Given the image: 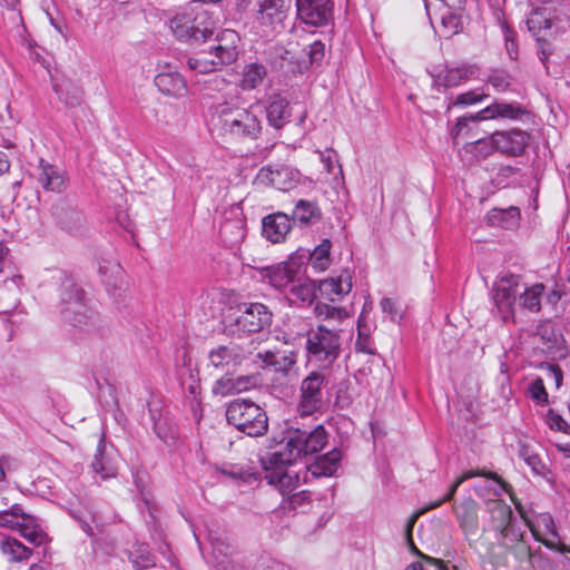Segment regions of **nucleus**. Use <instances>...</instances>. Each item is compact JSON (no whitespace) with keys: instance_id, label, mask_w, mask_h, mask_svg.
I'll list each match as a JSON object with an SVG mask.
<instances>
[{"instance_id":"f03ea898","label":"nucleus","mask_w":570,"mask_h":570,"mask_svg":"<svg viewBox=\"0 0 570 570\" xmlns=\"http://www.w3.org/2000/svg\"><path fill=\"white\" fill-rule=\"evenodd\" d=\"M237 40L238 36L235 31L224 30L219 36L207 41L209 42L207 48L188 58V68L198 73H209L234 62L238 56Z\"/></svg>"},{"instance_id":"c85d7f7f","label":"nucleus","mask_w":570,"mask_h":570,"mask_svg":"<svg viewBox=\"0 0 570 570\" xmlns=\"http://www.w3.org/2000/svg\"><path fill=\"white\" fill-rule=\"evenodd\" d=\"M94 472L102 480L114 478L117 474V466L112 459L106 453L105 435L102 434L97 448V453L91 464Z\"/></svg>"},{"instance_id":"6ab92c4d","label":"nucleus","mask_w":570,"mask_h":570,"mask_svg":"<svg viewBox=\"0 0 570 570\" xmlns=\"http://www.w3.org/2000/svg\"><path fill=\"white\" fill-rule=\"evenodd\" d=\"M38 169V181L43 189L55 193H61L65 190L66 177L61 169L46 163L43 159H40Z\"/></svg>"},{"instance_id":"5701e85b","label":"nucleus","mask_w":570,"mask_h":570,"mask_svg":"<svg viewBox=\"0 0 570 570\" xmlns=\"http://www.w3.org/2000/svg\"><path fill=\"white\" fill-rule=\"evenodd\" d=\"M267 120L274 128H282L289 121L291 108L288 101L279 94L268 97L266 105Z\"/></svg>"},{"instance_id":"c756f323","label":"nucleus","mask_w":570,"mask_h":570,"mask_svg":"<svg viewBox=\"0 0 570 570\" xmlns=\"http://www.w3.org/2000/svg\"><path fill=\"white\" fill-rule=\"evenodd\" d=\"M202 3L200 0L193 1L188 14L191 16V22L196 24V30L203 31L207 29V32L204 35L205 39L203 40V42L206 43L208 40H213L214 21L210 12L203 8Z\"/></svg>"},{"instance_id":"423d86ee","label":"nucleus","mask_w":570,"mask_h":570,"mask_svg":"<svg viewBox=\"0 0 570 570\" xmlns=\"http://www.w3.org/2000/svg\"><path fill=\"white\" fill-rule=\"evenodd\" d=\"M61 302V315L66 323L80 328L95 324L97 314L87 305L85 292L70 281L63 284Z\"/></svg>"},{"instance_id":"864d4df0","label":"nucleus","mask_w":570,"mask_h":570,"mask_svg":"<svg viewBox=\"0 0 570 570\" xmlns=\"http://www.w3.org/2000/svg\"><path fill=\"white\" fill-rule=\"evenodd\" d=\"M59 220L63 228L70 233H75L82 226L83 217L78 212L67 210Z\"/></svg>"},{"instance_id":"cd10ccee","label":"nucleus","mask_w":570,"mask_h":570,"mask_svg":"<svg viewBox=\"0 0 570 570\" xmlns=\"http://www.w3.org/2000/svg\"><path fill=\"white\" fill-rule=\"evenodd\" d=\"M352 289L350 275H341L337 278L324 279L318 285V291L323 296L334 302Z\"/></svg>"},{"instance_id":"a19ab883","label":"nucleus","mask_w":570,"mask_h":570,"mask_svg":"<svg viewBox=\"0 0 570 570\" xmlns=\"http://www.w3.org/2000/svg\"><path fill=\"white\" fill-rule=\"evenodd\" d=\"M332 243L324 239L311 254L309 263L317 271H325L330 265V252Z\"/></svg>"},{"instance_id":"72a5a7b5","label":"nucleus","mask_w":570,"mask_h":570,"mask_svg":"<svg viewBox=\"0 0 570 570\" xmlns=\"http://www.w3.org/2000/svg\"><path fill=\"white\" fill-rule=\"evenodd\" d=\"M315 291L316 286L314 282L297 275L288 289V294L293 301L296 299L303 303H311L315 297Z\"/></svg>"},{"instance_id":"c03bdc74","label":"nucleus","mask_w":570,"mask_h":570,"mask_svg":"<svg viewBox=\"0 0 570 570\" xmlns=\"http://www.w3.org/2000/svg\"><path fill=\"white\" fill-rule=\"evenodd\" d=\"M53 90L59 96V99L66 104L67 107L73 108L81 104V90L76 87L65 89L61 85L56 83Z\"/></svg>"},{"instance_id":"2f4dec72","label":"nucleus","mask_w":570,"mask_h":570,"mask_svg":"<svg viewBox=\"0 0 570 570\" xmlns=\"http://www.w3.org/2000/svg\"><path fill=\"white\" fill-rule=\"evenodd\" d=\"M4 498L0 499V528L18 530L27 513L19 504H12L8 509Z\"/></svg>"},{"instance_id":"e2e57ef3","label":"nucleus","mask_w":570,"mask_h":570,"mask_svg":"<svg viewBox=\"0 0 570 570\" xmlns=\"http://www.w3.org/2000/svg\"><path fill=\"white\" fill-rule=\"evenodd\" d=\"M489 83L499 92L505 91L510 86V76L505 71L497 70L490 76Z\"/></svg>"},{"instance_id":"aec40b11","label":"nucleus","mask_w":570,"mask_h":570,"mask_svg":"<svg viewBox=\"0 0 570 570\" xmlns=\"http://www.w3.org/2000/svg\"><path fill=\"white\" fill-rule=\"evenodd\" d=\"M155 85L163 94L176 98L183 97L187 92V83L184 77L170 69L159 72L155 77Z\"/></svg>"},{"instance_id":"79ce46f5","label":"nucleus","mask_w":570,"mask_h":570,"mask_svg":"<svg viewBox=\"0 0 570 570\" xmlns=\"http://www.w3.org/2000/svg\"><path fill=\"white\" fill-rule=\"evenodd\" d=\"M498 543L502 548L507 549L512 544H515L523 540L524 532L521 530L519 525H517L513 520L504 527L502 530L498 532Z\"/></svg>"},{"instance_id":"052dcab7","label":"nucleus","mask_w":570,"mask_h":570,"mask_svg":"<svg viewBox=\"0 0 570 570\" xmlns=\"http://www.w3.org/2000/svg\"><path fill=\"white\" fill-rule=\"evenodd\" d=\"M213 554L216 561L222 559H230L228 556L232 554L234 548L230 543L225 542L219 538L212 539Z\"/></svg>"},{"instance_id":"7c9ffc66","label":"nucleus","mask_w":570,"mask_h":570,"mask_svg":"<svg viewBox=\"0 0 570 570\" xmlns=\"http://www.w3.org/2000/svg\"><path fill=\"white\" fill-rule=\"evenodd\" d=\"M520 212L517 207L508 209L494 208L487 215V220L492 226H501L511 229L518 226Z\"/></svg>"},{"instance_id":"338daca9","label":"nucleus","mask_w":570,"mask_h":570,"mask_svg":"<svg viewBox=\"0 0 570 570\" xmlns=\"http://www.w3.org/2000/svg\"><path fill=\"white\" fill-rule=\"evenodd\" d=\"M255 570H287V569L279 561H276V560H273L269 558H263L257 562Z\"/></svg>"},{"instance_id":"09e8293b","label":"nucleus","mask_w":570,"mask_h":570,"mask_svg":"<svg viewBox=\"0 0 570 570\" xmlns=\"http://www.w3.org/2000/svg\"><path fill=\"white\" fill-rule=\"evenodd\" d=\"M528 391H529V394H530V397L539 405H547L549 400H548V392L544 387V383H543V379L542 377H538L535 379L534 381H532L530 384H529V387H528Z\"/></svg>"},{"instance_id":"bf43d9fd","label":"nucleus","mask_w":570,"mask_h":570,"mask_svg":"<svg viewBox=\"0 0 570 570\" xmlns=\"http://www.w3.org/2000/svg\"><path fill=\"white\" fill-rule=\"evenodd\" d=\"M529 566L534 570H557L556 563L540 551L533 552Z\"/></svg>"},{"instance_id":"4d7b16f0","label":"nucleus","mask_w":570,"mask_h":570,"mask_svg":"<svg viewBox=\"0 0 570 570\" xmlns=\"http://www.w3.org/2000/svg\"><path fill=\"white\" fill-rule=\"evenodd\" d=\"M474 476H485L488 479H492V480L497 481L499 484H501L502 488H504L508 491V484L500 476H498L495 473H492V472L485 473V472L470 470V471L464 472L462 475H460L453 482V484L459 488L463 482H465L466 480L474 478Z\"/></svg>"},{"instance_id":"9d476101","label":"nucleus","mask_w":570,"mask_h":570,"mask_svg":"<svg viewBox=\"0 0 570 570\" xmlns=\"http://www.w3.org/2000/svg\"><path fill=\"white\" fill-rule=\"evenodd\" d=\"M240 314L235 318L233 332L256 333L261 332L272 323L273 314L262 303H248L240 307Z\"/></svg>"},{"instance_id":"f257e3e1","label":"nucleus","mask_w":570,"mask_h":570,"mask_svg":"<svg viewBox=\"0 0 570 570\" xmlns=\"http://www.w3.org/2000/svg\"><path fill=\"white\" fill-rule=\"evenodd\" d=\"M209 124L218 135L233 139H256L262 131V121L253 106H245L238 98L215 104Z\"/></svg>"},{"instance_id":"3c124183","label":"nucleus","mask_w":570,"mask_h":570,"mask_svg":"<svg viewBox=\"0 0 570 570\" xmlns=\"http://www.w3.org/2000/svg\"><path fill=\"white\" fill-rule=\"evenodd\" d=\"M262 384V376L258 373L239 375L235 377L236 392L243 393Z\"/></svg>"},{"instance_id":"680f3d73","label":"nucleus","mask_w":570,"mask_h":570,"mask_svg":"<svg viewBox=\"0 0 570 570\" xmlns=\"http://www.w3.org/2000/svg\"><path fill=\"white\" fill-rule=\"evenodd\" d=\"M547 423L551 430H556L563 433H570V425L561 415L556 413L553 410L548 411Z\"/></svg>"},{"instance_id":"4468645a","label":"nucleus","mask_w":570,"mask_h":570,"mask_svg":"<svg viewBox=\"0 0 570 570\" xmlns=\"http://www.w3.org/2000/svg\"><path fill=\"white\" fill-rule=\"evenodd\" d=\"M521 110L511 104H493L476 112L474 116L458 118L452 129V135L458 136L470 121L485 120L495 117L513 119L517 118Z\"/></svg>"},{"instance_id":"0e129e2a","label":"nucleus","mask_w":570,"mask_h":570,"mask_svg":"<svg viewBox=\"0 0 570 570\" xmlns=\"http://www.w3.org/2000/svg\"><path fill=\"white\" fill-rule=\"evenodd\" d=\"M540 367L542 371H544L547 380H552L556 384V387L561 386L563 374L558 365L551 363H542Z\"/></svg>"},{"instance_id":"7ed1b4c3","label":"nucleus","mask_w":570,"mask_h":570,"mask_svg":"<svg viewBox=\"0 0 570 570\" xmlns=\"http://www.w3.org/2000/svg\"><path fill=\"white\" fill-rule=\"evenodd\" d=\"M306 356L309 363L320 368H328L341 353V336L336 330L318 325L306 334Z\"/></svg>"},{"instance_id":"a18cd8bd","label":"nucleus","mask_w":570,"mask_h":570,"mask_svg":"<svg viewBox=\"0 0 570 570\" xmlns=\"http://www.w3.org/2000/svg\"><path fill=\"white\" fill-rule=\"evenodd\" d=\"M318 154H320V159H321L325 170L328 174H335V175L343 177L342 166L337 165L338 159H337V154L335 150H333L332 148H328L324 151H318Z\"/></svg>"},{"instance_id":"412c9836","label":"nucleus","mask_w":570,"mask_h":570,"mask_svg":"<svg viewBox=\"0 0 570 570\" xmlns=\"http://www.w3.org/2000/svg\"><path fill=\"white\" fill-rule=\"evenodd\" d=\"M286 18L285 0H262L259 4V21L263 26L276 29Z\"/></svg>"},{"instance_id":"1a4fd4ad","label":"nucleus","mask_w":570,"mask_h":570,"mask_svg":"<svg viewBox=\"0 0 570 570\" xmlns=\"http://www.w3.org/2000/svg\"><path fill=\"white\" fill-rule=\"evenodd\" d=\"M325 376L313 371L301 383L297 411L301 416H309L322 407Z\"/></svg>"},{"instance_id":"f3484780","label":"nucleus","mask_w":570,"mask_h":570,"mask_svg":"<svg viewBox=\"0 0 570 570\" xmlns=\"http://www.w3.org/2000/svg\"><path fill=\"white\" fill-rule=\"evenodd\" d=\"M454 513L468 539H473L479 534L478 503L471 499H464L454 507Z\"/></svg>"},{"instance_id":"a211bd4d","label":"nucleus","mask_w":570,"mask_h":570,"mask_svg":"<svg viewBox=\"0 0 570 570\" xmlns=\"http://www.w3.org/2000/svg\"><path fill=\"white\" fill-rule=\"evenodd\" d=\"M256 357L261 360L263 367L273 366L276 372L284 375L291 374L297 363V354L295 352L279 353L265 351L257 353Z\"/></svg>"},{"instance_id":"9b49d317","label":"nucleus","mask_w":570,"mask_h":570,"mask_svg":"<svg viewBox=\"0 0 570 570\" xmlns=\"http://www.w3.org/2000/svg\"><path fill=\"white\" fill-rule=\"evenodd\" d=\"M244 360L245 352L237 344L219 345L208 354L209 365L226 373L234 371Z\"/></svg>"},{"instance_id":"49530a36","label":"nucleus","mask_w":570,"mask_h":570,"mask_svg":"<svg viewBox=\"0 0 570 570\" xmlns=\"http://www.w3.org/2000/svg\"><path fill=\"white\" fill-rule=\"evenodd\" d=\"M425 512H428V509H420L419 511L414 512V513L409 518V520H407V522H406V525H405V540H406V543H407V546H409V549H410L413 553H415V554H417V556L422 557V558L426 561V558H430V557H429V556H424V554H422V553L419 551V549H417V548L415 547V544H414L413 537H412L413 528H414V525H415V523H416L417 519H419L422 514H424Z\"/></svg>"},{"instance_id":"4c0bfd02","label":"nucleus","mask_w":570,"mask_h":570,"mask_svg":"<svg viewBox=\"0 0 570 570\" xmlns=\"http://www.w3.org/2000/svg\"><path fill=\"white\" fill-rule=\"evenodd\" d=\"M321 212L315 203L308 200H299L294 209L293 219L298 220L301 224L307 225L318 220Z\"/></svg>"},{"instance_id":"393cba45","label":"nucleus","mask_w":570,"mask_h":570,"mask_svg":"<svg viewBox=\"0 0 570 570\" xmlns=\"http://www.w3.org/2000/svg\"><path fill=\"white\" fill-rule=\"evenodd\" d=\"M341 459V451L333 449L326 454L318 456L312 464L308 465L307 471L314 478L332 476L337 471Z\"/></svg>"},{"instance_id":"6e6d98bb","label":"nucleus","mask_w":570,"mask_h":570,"mask_svg":"<svg viewBox=\"0 0 570 570\" xmlns=\"http://www.w3.org/2000/svg\"><path fill=\"white\" fill-rule=\"evenodd\" d=\"M510 553L513 554L517 561L524 562L527 561L529 563L532 554L534 551H531L530 546L524 541H520L515 544H512L511 547L505 549Z\"/></svg>"},{"instance_id":"58836bf2","label":"nucleus","mask_w":570,"mask_h":570,"mask_svg":"<svg viewBox=\"0 0 570 570\" xmlns=\"http://www.w3.org/2000/svg\"><path fill=\"white\" fill-rule=\"evenodd\" d=\"M537 335L546 344V350L552 352L553 348L559 350L562 344V337L556 332L554 325L551 322H543L537 327Z\"/></svg>"},{"instance_id":"c9c22d12","label":"nucleus","mask_w":570,"mask_h":570,"mask_svg":"<svg viewBox=\"0 0 570 570\" xmlns=\"http://www.w3.org/2000/svg\"><path fill=\"white\" fill-rule=\"evenodd\" d=\"M220 236L229 245L234 246L245 237V224L242 218L225 220L219 229Z\"/></svg>"},{"instance_id":"37998d69","label":"nucleus","mask_w":570,"mask_h":570,"mask_svg":"<svg viewBox=\"0 0 570 570\" xmlns=\"http://www.w3.org/2000/svg\"><path fill=\"white\" fill-rule=\"evenodd\" d=\"M355 348L358 352L373 354L370 327L365 324L364 313L361 314L357 321V340L355 342Z\"/></svg>"},{"instance_id":"4be33fe9","label":"nucleus","mask_w":570,"mask_h":570,"mask_svg":"<svg viewBox=\"0 0 570 570\" xmlns=\"http://www.w3.org/2000/svg\"><path fill=\"white\" fill-rule=\"evenodd\" d=\"M291 230V219L283 213L268 215L263 219V235L272 243L284 240Z\"/></svg>"},{"instance_id":"8fccbe9b","label":"nucleus","mask_w":570,"mask_h":570,"mask_svg":"<svg viewBox=\"0 0 570 570\" xmlns=\"http://www.w3.org/2000/svg\"><path fill=\"white\" fill-rule=\"evenodd\" d=\"M213 393L215 395H220V396L237 394L236 385H235V377L224 375L220 379H218L215 382V384L213 385Z\"/></svg>"},{"instance_id":"dca6fc26","label":"nucleus","mask_w":570,"mask_h":570,"mask_svg":"<svg viewBox=\"0 0 570 570\" xmlns=\"http://www.w3.org/2000/svg\"><path fill=\"white\" fill-rule=\"evenodd\" d=\"M169 28L177 39L193 45H203L204 35L207 32V29L196 30V24L191 22V16L188 13L177 14L170 19Z\"/></svg>"},{"instance_id":"f8f14e48","label":"nucleus","mask_w":570,"mask_h":570,"mask_svg":"<svg viewBox=\"0 0 570 570\" xmlns=\"http://www.w3.org/2000/svg\"><path fill=\"white\" fill-rule=\"evenodd\" d=\"M257 179L278 190H289L298 180V171L288 166H267L258 171Z\"/></svg>"},{"instance_id":"603ef678","label":"nucleus","mask_w":570,"mask_h":570,"mask_svg":"<svg viewBox=\"0 0 570 570\" xmlns=\"http://www.w3.org/2000/svg\"><path fill=\"white\" fill-rule=\"evenodd\" d=\"M441 22H442V27L444 29V33L446 37L456 35L462 29L461 17L455 13H452V12H448L446 14H443Z\"/></svg>"},{"instance_id":"20e7f679","label":"nucleus","mask_w":570,"mask_h":570,"mask_svg":"<svg viewBox=\"0 0 570 570\" xmlns=\"http://www.w3.org/2000/svg\"><path fill=\"white\" fill-rule=\"evenodd\" d=\"M227 422L248 436H262L268 430L266 411L246 399H236L227 405Z\"/></svg>"},{"instance_id":"69168bd1","label":"nucleus","mask_w":570,"mask_h":570,"mask_svg":"<svg viewBox=\"0 0 570 570\" xmlns=\"http://www.w3.org/2000/svg\"><path fill=\"white\" fill-rule=\"evenodd\" d=\"M487 95L478 94L476 91H468L461 95H458L453 105L454 106H469L481 101L485 98Z\"/></svg>"},{"instance_id":"b1692460","label":"nucleus","mask_w":570,"mask_h":570,"mask_svg":"<svg viewBox=\"0 0 570 570\" xmlns=\"http://www.w3.org/2000/svg\"><path fill=\"white\" fill-rule=\"evenodd\" d=\"M478 67L475 65H461L458 67L446 68L443 73H440L436 78V82L443 87L451 88L456 87L469 79L478 76Z\"/></svg>"},{"instance_id":"2eb2a0df","label":"nucleus","mask_w":570,"mask_h":570,"mask_svg":"<svg viewBox=\"0 0 570 570\" xmlns=\"http://www.w3.org/2000/svg\"><path fill=\"white\" fill-rule=\"evenodd\" d=\"M529 136L519 129L498 131L492 135L495 150L511 156H519L523 153Z\"/></svg>"},{"instance_id":"39448f33","label":"nucleus","mask_w":570,"mask_h":570,"mask_svg":"<svg viewBox=\"0 0 570 570\" xmlns=\"http://www.w3.org/2000/svg\"><path fill=\"white\" fill-rule=\"evenodd\" d=\"M327 443V433L318 424L313 430L291 429L284 450L273 452V460L294 462L302 455H309L321 451Z\"/></svg>"},{"instance_id":"f704fd0d","label":"nucleus","mask_w":570,"mask_h":570,"mask_svg":"<svg viewBox=\"0 0 570 570\" xmlns=\"http://www.w3.org/2000/svg\"><path fill=\"white\" fill-rule=\"evenodd\" d=\"M544 292L543 284H534L531 287L521 288L520 305L530 312H539L541 307V298Z\"/></svg>"},{"instance_id":"0eeeda50","label":"nucleus","mask_w":570,"mask_h":570,"mask_svg":"<svg viewBox=\"0 0 570 570\" xmlns=\"http://www.w3.org/2000/svg\"><path fill=\"white\" fill-rule=\"evenodd\" d=\"M523 283L520 276L508 274L502 276L492 288V301L499 317L507 322L514 316L517 296L521 293Z\"/></svg>"},{"instance_id":"5fc2aeb1","label":"nucleus","mask_w":570,"mask_h":570,"mask_svg":"<svg viewBox=\"0 0 570 570\" xmlns=\"http://www.w3.org/2000/svg\"><path fill=\"white\" fill-rule=\"evenodd\" d=\"M519 455L535 473H541V471L544 469L540 456L533 453L528 445H521Z\"/></svg>"},{"instance_id":"6e6552de","label":"nucleus","mask_w":570,"mask_h":570,"mask_svg":"<svg viewBox=\"0 0 570 570\" xmlns=\"http://www.w3.org/2000/svg\"><path fill=\"white\" fill-rule=\"evenodd\" d=\"M264 479L268 484L276 487L283 494H289L297 489L299 479L296 473L287 470L293 462L273 460V453L261 458Z\"/></svg>"},{"instance_id":"bb28decb","label":"nucleus","mask_w":570,"mask_h":570,"mask_svg":"<svg viewBox=\"0 0 570 570\" xmlns=\"http://www.w3.org/2000/svg\"><path fill=\"white\" fill-rule=\"evenodd\" d=\"M263 277L267 278L269 284L279 291H288L298 275L288 265L266 267L263 269Z\"/></svg>"},{"instance_id":"774afa93","label":"nucleus","mask_w":570,"mask_h":570,"mask_svg":"<svg viewBox=\"0 0 570 570\" xmlns=\"http://www.w3.org/2000/svg\"><path fill=\"white\" fill-rule=\"evenodd\" d=\"M217 570H247L240 562L234 559H222L216 561Z\"/></svg>"},{"instance_id":"ea45409f","label":"nucleus","mask_w":570,"mask_h":570,"mask_svg":"<svg viewBox=\"0 0 570 570\" xmlns=\"http://www.w3.org/2000/svg\"><path fill=\"white\" fill-rule=\"evenodd\" d=\"M1 550L9 557L10 561L14 562L28 559L31 554V550L28 547L12 538H7L2 541Z\"/></svg>"},{"instance_id":"13d9d810","label":"nucleus","mask_w":570,"mask_h":570,"mask_svg":"<svg viewBox=\"0 0 570 570\" xmlns=\"http://www.w3.org/2000/svg\"><path fill=\"white\" fill-rule=\"evenodd\" d=\"M527 26L530 31L537 35L542 29H550L551 23L549 19L544 18L540 12L534 11L528 18Z\"/></svg>"},{"instance_id":"de8ad7c7","label":"nucleus","mask_w":570,"mask_h":570,"mask_svg":"<svg viewBox=\"0 0 570 570\" xmlns=\"http://www.w3.org/2000/svg\"><path fill=\"white\" fill-rule=\"evenodd\" d=\"M315 313L318 317H324L325 320L341 321L348 317V313L344 308L332 306L324 303L316 304Z\"/></svg>"},{"instance_id":"a878e982","label":"nucleus","mask_w":570,"mask_h":570,"mask_svg":"<svg viewBox=\"0 0 570 570\" xmlns=\"http://www.w3.org/2000/svg\"><path fill=\"white\" fill-rule=\"evenodd\" d=\"M487 510L490 514L489 528L497 533L513 520L510 505L502 500L488 501Z\"/></svg>"},{"instance_id":"e433bc0d","label":"nucleus","mask_w":570,"mask_h":570,"mask_svg":"<svg viewBox=\"0 0 570 570\" xmlns=\"http://www.w3.org/2000/svg\"><path fill=\"white\" fill-rule=\"evenodd\" d=\"M17 531L32 544L40 546L46 541V533L36 523L35 518L29 514L24 515V520Z\"/></svg>"},{"instance_id":"473e14b6","label":"nucleus","mask_w":570,"mask_h":570,"mask_svg":"<svg viewBox=\"0 0 570 570\" xmlns=\"http://www.w3.org/2000/svg\"><path fill=\"white\" fill-rule=\"evenodd\" d=\"M267 70L261 63H248L244 67L239 87L243 90H253L257 88L266 78Z\"/></svg>"},{"instance_id":"ddd939ff","label":"nucleus","mask_w":570,"mask_h":570,"mask_svg":"<svg viewBox=\"0 0 570 570\" xmlns=\"http://www.w3.org/2000/svg\"><path fill=\"white\" fill-rule=\"evenodd\" d=\"M297 13L307 24L323 26L332 16L331 0H297Z\"/></svg>"}]
</instances>
